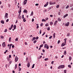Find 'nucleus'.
Here are the masks:
<instances>
[{"label": "nucleus", "instance_id": "nucleus-1", "mask_svg": "<svg viewBox=\"0 0 73 73\" xmlns=\"http://www.w3.org/2000/svg\"><path fill=\"white\" fill-rule=\"evenodd\" d=\"M65 68V66L64 65H60V66H59L58 67V69H63V68Z\"/></svg>", "mask_w": 73, "mask_h": 73}, {"label": "nucleus", "instance_id": "nucleus-2", "mask_svg": "<svg viewBox=\"0 0 73 73\" xmlns=\"http://www.w3.org/2000/svg\"><path fill=\"white\" fill-rule=\"evenodd\" d=\"M18 60H19V58L17 57V56H16L15 59V62H17V61H18Z\"/></svg>", "mask_w": 73, "mask_h": 73}, {"label": "nucleus", "instance_id": "nucleus-3", "mask_svg": "<svg viewBox=\"0 0 73 73\" xmlns=\"http://www.w3.org/2000/svg\"><path fill=\"white\" fill-rule=\"evenodd\" d=\"M69 22H67V23L65 25V26H66V27H68L69 25Z\"/></svg>", "mask_w": 73, "mask_h": 73}, {"label": "nucleus", "instance_id": "nucleus-4", "mask_svg": "<svg viewBox=\"0 0 73 73\" xmlns=\"http://www.w3.org/2000/svg\"><path fill=\"white\" fill-rule=\"evenodd\" d=\"M48 3H49V2H47L46 4L44 5V7H46L47 6H48Z\"/></svg>", "mask_w": 73, "mask_h": 73}, {"label": "nucleus", "instance_id": "nucleus-5", "mask_svg": "<svg viewBox=\"0 0 73 73\" xmlns=\"http://www.w3.org/2000/svg\"><path fill=\"white\" fill-rule=\"evenodd\" d=\"M57 22H58V21L57 20H56V21H55L54 24V25H56V24H57Z\"/></svg>", "mask_w": 73, "mask_h": 73}, {"label": "nucleus", "instance_id": "nucleus-6", "mask_svg": "<svg viewBox=\"0 0 73 73\" xmlns=\"http://www.w3.org/2000/svg\"><path fill=\"white\" fill-rule=\"evenodd\" d=\"M5 42H3L2 44V46L3 47H5Z\"/></svg>", "mask_w": 73, "mask_h": 73}, {"label": "nucleus", "instance_id": "nucleus-7", "mask_svg": "<svg viewBox=\"0 0 73 73\" xmlns=\"http://www.w3.org/2000/svg\"><path fill=\"white\" fill-rule=\"evenodd\" d=\"M27 65L28 68H29L30 66V63L29 62H28L27 64Z\"/></svg>", "mask_w": 73, "mask_h": 73}, {"label": "nucleus", "instance_id": "nucleus-8", "mask_svg": "<svg viewBox=\"0 0 73 73\" xmlns=\"http://www.w3.org/2000/svg\"><path fill=\"white\" fill-rule=\"evenodd\" d=\"M27 0H25L24 1V4H25H25H27Z\"/></svg>", "mask_w": 73, "mask_h": 73}, {"label": "nucleus", "instance_id": "nucleus-9", "mask_svg": "<svg viewBox=\"0 0 73 73\" xmlns=\"http://www.w3.org/2000/svg\"><path fill=\"white\" fill-rule=\"evenodd\" d=\"M8 13H6L5 15V17H6L7 18H8Z\"/></svg>", "mask_w": 73, "mask_h": 73}, {"label": "nucleus", "instance_id": "nucleus-10", "mask_svg": "<svg viewBox=\"0 0 73 73\" xmlns=\"http://www.w3.org/2000/svg\"><path fill=\"white\" fill-rule=\"evenodd\" d=\"M23 12H24V13H25H25H27V10L25 9L23 11Z\"/></svg>", "mask_w": 73, "mask_h": 73}, {"label": "nucleus", "instance_id": "nucleus-11", "mask_svg": "<svg viewBox=\"0 0 73 73\" xmlns=\"http://www.w3.org/2000/svg\"><path fill=\"white\" fill-rule=\"evenodd\" d=\"M65 44L64 43V42H63L61 45V46H65Z\"/></svg>", "mask_w": 73, "mask_h": 73}, {"label": "nucleus", "instance_id": "nucleus-12", "mask_svg": "<svg viewBox=\"0 0 73 73\" xmlns=\"http://www.w3.org/2000/svg\"><path fill=\"white\" fill-rule=\"evenodd\" d=\"M56 35V33H54V34H53V38H55V36Z\"/></svg>", "mask_w": 73, "mask_h": 73}, {"label": "nucleus", "instance_id": "nucleus-13", "mask_svg": "<svg viewBox=\"0 0 73 73\" xmlns=\"http://www.w3.org/2000/svg\"><path fill=\"white\" fill-rule=\"evenodd\" d=\"M13 27H14V29L15 30V29H16V25H14Z\"/></svg>", "mask_w": 73, "mask_h": 73}, {"label": "nucleus", "instance_id": "nucleus-14", "mask_svg": "<svg viewBox=\"0 0 73 73\" xmlns=\"http://www.w3.org/2000/svg\"><path fill=\"white\" fill-rule=\"evenodd\" d=\"M64 55H66V50L64 51Z\"/></svg>", "mask_w": 73, "mask_h": 73}, {"label": "nucleus", "instance_id": "nucleus-15", "mask_svg": "<svg viewBox=\"0 0 73 73\" xmlns=\"http://www.w3.org/2000/svg\"><path fill=\"white\" fill-rule=\"evenodd\" d=\"M47 45H47V44H45L44 46V48H46V46H47Z\"/></svg>", "mask_w": 73, "mask_h": 73}, {"label": "nucleus", "instance_id": "nucleus-16", "mask_svg": "<svg viewBox=\"0 0 73 73\" xmlns=\"http://www.w3.org/2000/svg\"><path fill=\"white\" fill-rule=\"evenodd\" d=\"M1 23H2V24H4V21H1Z\"/></svg>", "mask_w": 73, "mask_h": 73}, {"label": "nucleus", "instance_id": "nucleus-17", "mask_svg": "<svg viewBox=\"0 0 73 73\" xmlns=\"http://www.w3.org/2000/svg\"><path fill=\"white\" fill-rule=\"evenodd\" d=\"M35 64H33L32 66L31 67V68H34L35 67Z\"/></svg>", "mask_w": 73, "mask_h": 73}, {"label": "nucleus", "instance_id": "nucleus-18", "mask_svg": "<svg viewBox=\"0 0 73 73\" xmlns=\"http://www.w3.org/2000/svg\"><path fill=\"white\" fill-rule=\"evenodd\" d=\"M45 25L46 27H48V26H49V24L46 23V24Z\"/></svg>", "mask_w": 73, "mask_h": 73}, {"label": "nucleus", "instance_id": "nucleus-19", "mask_svg": "<svg viewBox=\"0 0 73 73\" xmlns=\"http://www.w3.org/2000/svg\"><path fill=\"white\" fill-rule=\"evenodd\" d=\"M68 67H69V68H72L71 66H70V64H69L68 65Z\"/></svg>", "mask_w": 73, "mask_h": 73}, {"label": "nucleus", "instance_id": "nucleus-20", "mask_svg": "<svg viewBox=\"0 0 73 73\" xmlns=\"http://www.w3.org/2000/svg\"><path fill=\"white\" fill-rule=\"evenodd\" d=\"M18 17H19V19H21V16H18Z\"/></svg>", "mask_w": 73, "mask_h": 73}, {"label": "nucleus", "instance_id": "nucleus-21", "mask_svg": "<svg viewBox=\"0 0 73 73\" xmlns=\"http://www.w3.org/2000/svg\"><path fill=\"white\" fill-rule=\"evenodd\" d=\"M19 71H21V68H20V67H19Z\"/></svg>", "mask_w": 73, "mask_h": 73}, {"label": "nucleus", "instance_id": "nucleus-22", "mask_svg": "<svg viewBox=\"0 0 73 73\" xmlns=\"http://www.w3.org/2000/svg\"><path fill=\"white\" fill-rule=\"evenodd\" d=\"M11 41V37H10L9 38V41L10 42Z\"/></svg>", "mask_w": 73, "mask_h": 73}, {"label": "nucleus", "instance_id": "nucleus-23", "mask_svg": "<svg viewBox=\"0 0 73 73\" xmlns=\"http://www.w3.org/2000/svg\"><path fill=\"white\" fill-rule=\"evenodd\" d=\"M33 12L32 11L31 13V16H33Z\"/></svg>", "mask_w": 73, "mask_h": 73}, {"label": "nucleus", "instance_id": "nucleus-24", "mask_svg": "<svg viewBox=\"0 0 73 73\" xmlns=\"http://www.w3.org/2000/svg\"><path fill=\"white\" fill-rule=\"evenodd\" d=\"M17 64H16L15 65V69H17Z\"/></svg>", "mask_w": 73, "mask_h": 73}, {"label": "nucleus", "instance_id": "nucleus-25", "mask_svg": "<svg viewBox=\"0 0 73 73\" xmlns=\"http://www.w3.org/2000/svg\"><path fill=\"white\" fill-rule=\"evenodd\" d=\"M38 24H36V25H37V26L36 27V28H37V29H38V28H39V26H38Z\"/></svg>", "mask_w": 73, "mask_h": 73}, {"label": "nucleus", "instance_id": "nucleus-26", "mask_svg": "<svg viewBox=\"0 0 73 73\" xmlns=\"http://www.w3.org/2000/svg\"><path fill=\"white\" fill-rule=\"evenodd\" d=\"M58 21H61V19L60 18H58Z\"/></svg>", "mask_w": 73, "mask_h": 73}, {"label": "nucleus", "instance_id": "nucleus-27", "mask_svg": "<svg viewBox=\"0 0 73 73\" xmlns=\"http://www.w3.org/2000/svg\"><path fill=\"white\" fill-rule=\"evenodd\" d=\"M71 39H70L69 40V42L70 43H71V42H72V40Z\"/></svg>", "mask_w": 73, "mask_h": 73}, {"label": "nucleus", "instance_id": "nucleus-28", "mask_svg": "<svg viewBox=\"0 0 73 73\" xmlns=\"http://www.w3.org/2000/svg\"><path fill=\"white\" fill-rule=\"evenodd\" d=\"M46 48L47 49H49V46L48 45L46 47Z\"/></svg>", "mask_w": 73, "mask_h": 73}, {"label": "nucleus", "instance_id": "nucleus-29", "mask_svg": "<svg viewBox=\"0 0 73 73\" xmlns=\"http://www.w3.org/2000/svg\"><path fill=\"white\" fill-rule=\"evenodd\" d=\"M50 25H53V22L51 21L50 22Z\"/></svg>", "mask_w": 73, "mask_h": 73}, {"label": "nucleus", "instance_id": "nucleus-30", "mask_svg": "<svg viewBox=\"0 0 73 73\" xmlns=\"http://www.w3.org/2000/svg\"><path fill=\"white\" fill-rule=\"evenodd\" d=\"M49 60V59L48 58H46L44 59L45 61H47V60Z\"/></svg>", "mask_w": 73, "mask_h": 73}, {"label": "nucleus", "instance_id": "nucleus-31", "mask_svg": "<svg viewBox=\"0 0 73 73\" xmlns=\"http://www.w3.org/2000/svg\"><path fill=\"white\" fill-rule=\"evenodd\" d=\"M67 35V36H70V33H68Z\"/></svg>", "mask_w": 73, "mask_h": 73}, {"label": "nucleus", "instance_id": "nucleus-32", "mask_svg": "<svg viewBox=\"0 0 73 73\" xmlns=\"http://www.w3.org/2000/svg\"><path fill=\"white\" fill-rule=\"evenodd\" d=\"M21 10L18 11V13H21Z\"/></svg>", "mask_w": 73, "mask_h": 73}, {"label": "nucleus", "instance_id": "nucleus-33", "mask_svg": "<svg viewBox=\"0 0 73 73\" xmlns=\"http://www.w3.org/2000/svg\"><path fill=\"white\" fill-rule=\"evenodd\" d=\"M43 44H41L40 46V48H41L42 47V46H43Z\"/></svg>", "mask_w": 73, "mask_h": 73}, {"label": "nucleus", "instance_id": "nucleus-34", "mask_svg": "<svg viewBox=\"0 0 73 73\" xmlns=\"http://www.w3.org/2000/svg\"><path fill=\"white\" fill-rule=\"evenodd\" d=\"M7 32V29H5V30L4 31V32Z\"/></svg>", "mask_w": 73, "mask_h": 73}, {"label": "nucleus", "instance_id": "nucleus-35", "mask_svg": "<svg viewBox=\"0 0 73 73\" xmlns=\"http://www.w3.org/2000/svg\"><path fill=\"white\" fill-rule=\"evenodd\" d=\"M59 6H59V5H57L56 6V8H58Z\"/></svg>", "mask_w": 73, "mask_h": 73}, {"label": "nucleus", "instance_id": "nucleus-36", "mask_svg": "<svg viewBox=\"0 0 73 73\" xmlns=\"http://www.w3.org/2000/svg\"><path fill=\"white\" fill-rule=\"evenodd\" d=\"M50 5H52V2H50Z\"/></svg>", "mask_w": 73, "mask_h": 73}, {"label": "nucleus", "instance_id": "nucleus-37", "mask_svg": "<svg viewBox=\"0 0 73 73\" xmlns=\"http://www.w3.org/2000/svg\"><path fill=\"white\" fill-rule=\"evenodd\" d=\"M47 30L48 31H49L50 30V27H48V28L47 29Z\"/></svg>", "mask_w": 73, "mask_h": 73}, {"label": "nucleus", "instance_id": "nucleus-38", "mask_svg": "<svg viewBox=\"0 0 73 73\" xmlns=\"http://www.w3.org/2000/svg\"><path fill=\"white\" fill-rule=\"evenodd\" d=\"M23 21H24V22H25V21H26V20H25V18L23 19Z\"/></svg>", "mask_w": 73, "mask_h": 73}, {"label": "nucleus", "instance_id": "nucleus-39", "mask_svg": "<svg viewBox=\"0 0 73 73\" xmlns=\"http://www.w3.org/2000/svg\"><path fill=\"white\" fill-rule=\"evenodd\" d=\"M45 34V32H44L42 34V36H44V35Z\"/></svg>", "mask_w": 73, "mask_h": 73}, {"label": "nucleus", "instance_id": "nucleus-40", "mask_svg": "<svg viewBox=\"0 0 73 73\" xmlns=\"http://www.w3.org/2000/svg\"><path fill=\"white\" fill-rule=\"evenodd\" d=\"M69 60H72V58L71 56H69Z\"/></svg>", "mask_w": 73, "mask_h": 73}, {"label": "nucleus", "instance_id": "nucleus-41", "mask_svg": "<svg viewBox=\"0 0 73 73\" xmlns=\"http://www.w3.org/2000/svg\"><path fill=\"white\" fill-rule=\"evenodd\" d=\"M69 8V5H68L66 7V9H68Z\"/></svg>", "mask_w": 73, "mask_h": 73}, {"label": "nucleus", "instance_id": "nucleus-42", "mask_svg": "<svg viewBox=\"0 0 73 73\" xmlns=\"http://www.w3.org/2000/svg\"><path fill=\"white\" fill-rule=\"evenodd\" d=\"M36 40V37H34L33 38V40Z\"/></svg>", "mask_w": 73, "mask_h": 73}, {"label": "nucleus", "instance_id": "nucleus-43", "mask_svg": "<svg viewBox=\"0 0 73 73\" xmlns=\"http://www.w3.org/2000/svg\"><path fill=\"white\" fill-rule=\"evenodd\" d=\"M64 73H66V70H64Z\"/></svg>", "mask_w": 73, "mask_h": 73}, {"label": "nucleus", "instance_id": "nucleus-44", "mask_svg": "<svg viewBox=\"0 0 73 73\" xmlns=\"http://www.w3.org/2000/svg\"><path fill=\"white\" fill-rule=\"evenodd\" d=\"M15 41H18V38H17L15 39Z\"/></svg>", "mask_w": 73, "mask_h": 73}, {"label": "nucleus", "instance_id": "nucleus-45", "mask_svg": "<svg viewBox=\"0 0 73 73\" xmlns=\"http://www.w3.org/2000/svg\"><path fill=\"white\" fill-rule=\"evenodd\" d=\"M46 11H47V10L46 9H45L43 11V12H44L45 13L46 12Z\"/></svg>", "mask_w": 73, "mask_h": 73}, {"label": "nucleus", "instance_id": "nucleus-46", "mask_svg": "<svg viewBox=\"0 0 73 73\" xmlns=\"http://www.w3.org/2000/svg\"><path fill=\"white\" fill-rule=\"evenodd\" d=\"M1 38H4V36H1Z\"/></svg>", "mask_w": 73, "mask_h": 73}, {"label": "nucleus", "instance_id": "nucleus-47", "mask_svg": "<svg viewBox=\"0 0 73 73\" xmlns=\"http://www.w3.org/2000/svg\"><path fill=\"white\" fill-rule=\"evenodd\" d=\"M36 42H37V40H35L34 41V43H36Z\"/></svg>", "mask_w": 73, "mask_h": 73}, {"label": "nucleus", "instance_id": "nucleus-48", "mask_svg": "<svg viewBox=\"0 0 73 73\" xmlns=\"http://www.w3.org/2000/svg\"><path fill=\"white\" fill-rule=\"evenodd\" d=\"M24 15H22V18L23 19H24Z\"/></svg>", "mask_w": 73, "mask_h": 73}, {"label": "nucleus", "instance_id": "nucleus-49", "mask_svg": "<svg viewBox=\"0 0 73 73\" xmlns=\"http://www.w3.org/2000/svg\"><path fill=\"white\" fill-rule=\"evenodd\" d=\"M39 33H40V35L41 34V30H40Z\"/></svg>", "mask_w": 73, "mask_h": 73}, {"label": "nucleus", "instance_id": "nucleus-50", "mask_svg": "<svg viewBox=\"0 0 73 73\" xmlns=\"http://www.w3.org/2000/svg\"><path fill=\"white\" fill-rule=\"evenodd\" d=\"M52 36H51L50 37H49V39H51L52 38Z\"/></svg>", "mask_w": 73, "mask_h": 73}, {"label": "nucleus", "instance_id": "nucleus-51", "mask_svg": "<svg viewBox=\"0 0 73 73\" xmlns=\"http://www.w3.org/2000/svg\"><path fill=\"white\" fill-rule=\"evenodd\" d=\"M13 24H12L11 25V28H13Z\"/></svg>", "mask_w": 73, "mask_h": 73}, {"label": "nucleus", "instance_id": "nucleus-52", "mask_svg": "<svg viewBox=\"0 0 73 73\" xmlns=\"http://www.w3.org/2000/svg\"><path fill=\"white\" fill-rule=\"evenodd\" d=\"M51 9H52V8H51V7H50L48 8V10H50Z\"/></svg>", "mask_w": 73, "mask_h": 73}, {"label": "nucleus", "instance_id": "nucleus-53", "mask_svg": "<svg viewBox=\"0 0 73 73\" xmlns=\"http://www.w3.org/2000/svg\"><path fill=\"white\" fill-rule=\"evenodd\" d=\"M60 40H59L58 41V44H60Z\"/></svg>", "mask_w": 73, "mask_h": 73}, {"label": "nucleus", "instance_id": "nucleus-54", "mask_svg": "<svg viewBox=\"0 0 73 73\" xmlns=\"http://www.w3.org/2000/svg\"><path fill=\"white\" fill-rule=\"evenodd\" d=\"M25 45H28V44L27 43V42H25Z\"/></svg>", "mask_w": 73, "mask_h": 73}, {"label": "nucleus", "instance_id": "nucleus-55", "mask_svg": "<svg viewBox=\"0 0 73 73\" xmlns=\"http://www.w3.org/2000/svg\"><path fill=\"white\" fill-rule=\"evenodd\" d=\"M15 4H17V0H15Z\"/></svg>", "mask_w": 73, "mask_h": 73}, {"label": "nucleus", "instance_id": "nucleus-56", "mask_svg": "<svg viewBox=\"0 0 73 73\" xmlns=\"http://www.w3.org/2000/svg\"><path fill=\"white\" fill-rule=\"evenodd\" d=\"M38 39V37L36 36V40H37Z\"/></svg>", "mask_w": 73, "mask_h": 73}, {"label": "nucleus", "instance_id": "nucleus-57", "mask_svg": "<svg viewBox=\"0 0 73 73\" xmlns=\"http://www.w3.org/2000/svg\"><path fill=\"white\" fill-rule=\"evenodd\" d=\"M32 22H33V21H34V19H32Z\"/></svg>", "mask_w": 73, "mask_h": 73}, {"label": "nucleus", "instance_id": "nucleus-58", "mask_svg": "<svg viewBox=\"0 0 73 73\" xmlns=\"http://www.w3.org/2000/svg\"><path fill=\"white\" fill-rule=\"evenodd\" d=\"M41 57H42V56H40V57L39 58L40 59V58H41Z\"/></svg>", "mask_w": 73, "mask_h": 73}, {"label": "nucleus", "instance_id": "nucleus-59", "mask_svg": "<svg viewBox=\"0 0 73 73\" xmlns=\"http://www.w3.org/2000/svg\"><path fill=\"white\" fill-rule=\"evenodd\" d=\"M53 63H54V61H52L51 62V64H53Z\"/></svg>", "mask_w": 73, "mask_h": 73}, {"label": "nucleus", "instance_id": "nucleus-60", "mask_svg": "<svg viewBox=\"0 0 73 73\" xmlns=\"http://www.w3.org/2000/svg\"><path fill=\"white\" fill-rule=\"evenodd\" d=\"M44 20L45 19H42V22H44Z\"/></svg>", "mask_w": 73, "mask_h": 73}, {"label": "nucleus", "instance_id": "nucleus-61", "mask_svg": "<svg viewBox=\"0 0 73 73\" xmlns=\"http://www.w3.org/2000/svg\"><path fill=\"white\" fill-rule=\"evenodd\" d=\"M8 21H9V19H7L6 21V22H8Z\"/></svg>", "mask_w": 73, "mask_h": 73}, {"label": "nucleus", "instance_id": "nucleus-62", "mask_svg": "<svg viewBox=\"0 0 73 73\" xmlns=\"http://www.w3.org/2000/svg\"><path fill=\"white\" fill-rule=\"evenodd\" d=\"M12 61H10L9 62V63L10 64H11V63H12Z\"/></svg>", "mask_w": 73, "mask_h": 73}, {"label": "nucleus", "instance_id": "nucleus-63", "mask_svg": "<svg viewBox=\"0 0 73 73\" xmlns=\"http://www.w3.org/2000/svg\"><path fill=\"white\" fill-rule=\"evenodd\" d=\"M38 3H36L35 4V5H36V6H38Z\"/></svg>", "mask_w": 73, "mask_h": 73}, {"label": "nucleus", "instance_id": "nucleus-64", "mask_svg": "<svg viewBox=\"0 0 73 73\" xmlns=\"http://www.w3.org/2000/svg\"><path fill=\"white\" fill-rule=\"evenodd\" d=\"M42 51L43 52H45V50H44V49H43L42 50Z\"/></svg>", "mask_w": 73, "mask_h": 73}]
</instances>
